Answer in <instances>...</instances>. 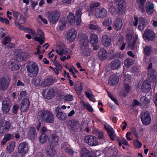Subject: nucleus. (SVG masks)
<instances>
[{
    "instance_id": "obj_1",
    "label": "nucleus",
    "mask_w": 157,
    "mask_h": 157,
    "mask_svg": "<svg viewBox=\"0 0 157 157\" xmlns=\"http://www.w3.org/2000/svg\"><path fill=\"white\" fill-rule=\"evenodd\" d=\"M78 41L82 45L80 51L83 56H88L90 55L91 50L89 48V40L87 36L85 34H78Z\"/></svg>"
},
{
    "instance_id": "obj_2",
    "label": "nucleus",
    "mask_w": 157,
    "mask_h": 157,
    "mask_svg": "<svg viewBox=\"0 0 157 157\" xmlns=\"http://www.w3.org/2000/svg\"><path fill=\"white\" fill-rule=\"evenodd\" d=\"M40 117L45 123H52L54 122L55 117L53 113L48 109H43L41 111Z\"/></svg>"
},
{
    "instance_id": "obj_3",
    "label": "nucleus",
    "mask_w": 157,
    "mask_h": 157,
    "mask_svg": "<svg viewBox=\"0 0 157 157\" xmlns=\"http://www.w3.org/2000/svg\"><path fill=\"white\" fill-rule=\"evenodd\" d=\"M28 75L30 77L36 76L39 72V67L36 62L29 63L26 66Z\"/></svg>"
},
{
    "instance_id": "obj_4",
    "label": "nucleus",
    "mask_w": 157,
    "mask_h": 157,
    "mask_svg": "<svg viewBox=\"0 0 157 157\" xmlns=\"http://www.w3.org/2000/svg\"><path fill=\"white\" fill-rule=\"evenodd\" d=\"M48 14L47 17L50 23L55 24L57 22L60 17L59 13L56 10H53L51 12L48 11Z\"/></svg>"
},
{
    "instance_id": "obj_5",
    "label": "nucleus",
    "mask_w": 157,
    "mask_h": 157,
    "mask_svg": "<svg viewBox=\"0 0 157 157\" xmlns=\"http://www.w3.org/2000/svg\"><path fill=\"white\" fill-rule=\"evenodd\" d=\"M11 81V78L8 76H2L0 78V90L4 91L9 86Z\"/></svg>"
},
{
    "instance_id": "obj_6",
    "label": "nucleus",
    "mask_w": 157,
    "mask_h": 157,
    "mask_svg": "<svg viewBox=\"0 0 157 157\" xmlns=\"http://www.w3.org/2000/svg\"><path fill=\"white\" fill-rule=\"evenodd\" d=\"M12 102L8 97L5 98L2 103V111L3 113L6 114L10 110Z\"/></svg>"
},
{
    "instance_id": "obj_7",
    "label": "nucleus",
    "mask_w": 157,
    "mask_h": 157,
    "mask_svg": "<svg viewBox=\"0 0 157 157\" xmlns=\"http://www.w3.org/2000/svg\"><path fill=\"white\" fill-rule=\"evenodd\" d=\"M140 119L142 124L145 125H148L151 123V118L148 112L142 113L140 114Z\"/></svg>"
},
{
    "instance_id": "obj_8",
    "label": "nucleus",
    "mask_w": 157,
    "mask_h": 157,
    "mask_svg": "<svg viewBox=\"0 0 157 157\" xmlns=\"http://www.w3.org/2000/svg\"><path fill=\"white\" fill-rule=\"evenodd\" d=\"M155 33L151 29H146L143 35V38L149 41H153L155 39Z\"/></svg>"
},
{
    "instance_id": "obj_9",
    "label": "nucleus",
    "mask_w": 157,
    "mask_h": 157,
    "mask_svg": "<svg viewBox=\"0 0 157 157\" xmlns=\"http://www.w3.org/2000/svg\"><path fill=\"white\" fill-rule=\"evenodd\" d=\"M54 114L56 117L60 121H63L66 119V113L63 111H62L61 109L59 106L57 107L55 109Z\"/></svg>"
},
{
    "instance_id": "obj_10",
    "label": "nucleus",
    "mask_w": 157,
    "mask_h": 157,
    "mask_svg": "<svg viewBox=\"0 0 157 157\" xmlns=\"http://www.w3.org/2000/svg\"><path fill=\"white\" fill-rule=\"evenodd\" d=\"M98 41V35L94 33L91 34L90 37V41L94 50H97L99 46L97 45Z\"/></svg>"
},
{
    "instance_id": "obj_11",
    "label": "nucleus",
    "mask_w": 157,
    "mask_h": 157,
    "mask_svg": "<svg viewBox=\"0 0 157 157\" xmlns=\"http://www.w3.org/2000/svg\"><path fill=\"white\" fill-rule=\"evenodd\" d=\"M29 58V55L21 51H17L16 56V59L18 61H25L27 60Z\"/></svg>"
},
{
    "instance_id": "obj_12",
    "label": "nucleus",
    "mask_w": 157,
    "mask_h": 157,
    "mask_svg": "<svg viewBox=\"0 0 157 157\" xmlns=\"http://www.w3.org/2000/svg\"><path fill=\"white\" fill-rule=\"evenodd\" d=\"M138 37L136 36L135 38L133 35H127L126 37V40L128 44V46L132 49L134 48L135 45L137 41Z\"/></svg>"
},
{
    "instance_id": "obj_13",
    "label": "nucleus",
    "mask_w": 157,
    "mask_h": 157,
    "mask_svg": "<svg viewBox=\"0 0 157 157\" xmlns=\"http://www.w3.org/2000/svg\"><path fill=\"white\" fill-rule=\"evenodd\" d=\"M98 139V138L94 136L88 135L86 136L85 141L89 145L93 146L97 145Z\"/></svg>"
},
{
    "instance_id": "obj_14",
    "label": "nucleus",
    "mask_w": 157,
    "mask_h": 157,
    "mask_svg": "<svg viewBox=\"0 0 157 157\" xmlns=\"http://www.w3.org/2000/svg\"><path fill=\"white\" fill-rule=\"evenodd\" d=\"M30 105V102L27 98L23 99L21 103L20 110L21 112H26L28 109Z\"/></svg>"
},
{
    "instance_id": "obj_15",
    "label": "nucleus",
    "mask_w": 157,
    "mask_h": 157,
    "mask_svg": "<svg viewBox=\"0 0 157 157\" xmlns=\"http://www.w3.org/2000/svg\"><path fill=\"white\" fill-rule=\"evenodd\" d=\"M28 147L27 143L25 142L20 143L18 148V152L21 156H24L27 152Z\"/></svg>"
},
{
    "instance_id": "obj_16",
    "label": "nucleus",
    "mask_w": 157,
    "mask_h": 157,
    "mask_svg": "<svg viewBox=\"0 0 157 157\" xmlns=\"http://www.w3.org/2000/svg\"><path fill=\"white\" fill-rule=\"evenodd\" d=\"M79 124V122L76 120H69L66 123L67 127L72 131L76 129Z\"/></svg>"
},
{
    "instance_id": "obj_17",
    "label": "nucleus",
    "mask_w": 157,
    "mask_h": 157,
    "mask_svg": "<svg viewBox=\"0 0 157 157\" xmlns=\"http://www.w3.org/2000/svg\"><path fill=\"white\" fill-rule=\"evenodd\" d=\"M77 32L74 29H72L69 31L67 35V40L70 42H72L74 40L77 35Z\"/></svg>"
},
{
    "instance_id": "obj_18",
    "label": "nucleus",
    "mask_w": 157,
    "mask_h": 157,
    "mask_svg": "<svg viewBox=\"0 0 157 157\" xmlns=\"http://www.w3.org/2000/svg\"><path fill=\"white\" fill-rule=\"evenodd\" d=\"M49 144L50 146L56 144L58 141V138L55 134H51L48 139Z\"/></svg>"
},
{
    "instance_id": "obj_19",
    "label": "nucleus",
    "mask_w": 157,
    "mask_h": 157,
    "mask_svg": "<svg viewBox=\"0 0 157 157\" xmlns=\"http://www.w3.org/2000/svg\"><path fill=\"white\" fill-rule=\"evenodd\" d=\"M122 65L121 61L118 59H114L110 63V67L113 70H117L120 68Z\"/></svg>"
},
{
    "instance_id": "obj_20",
    "label": "nucleus",
    "mask_w": 157,
    "mask_h": 157,
    "mask_svg": "<svg viewBox=\"0 0 157 157\" xmlns=\"http://www.w3.org/2000/svg\"><path fill=\"white\" fill-rule=\"evenodd\" d=\"M28 10H24V13L20 15V17L15 21V24L17 23L18 25L23 24L26 21L25 18L28 16L27 14Z\"/></svg>"
},
{
    "instance_id": "obj_21",
    "label": "nucleus",
    "mask_w": 157,
    "mask_h": 157,
    "mask_svg": "<svg viewBox=\"0 0 157 157\" xmlns=\"http://www.w3.org/2000/svg\"><path fill=\"white\" fill-rule=\"evenodd\" d=\"M119 77L114 74L111 75L108 81V84L110 86H114L117 84L119 81Z\"/></svg>"
},
{
    "instance_id": "obj_22",
    "label": "nucleus",
    "mask_w": 157,
    "mask_h": 157,
    "mask_svg": "<svg viewBox=\"0 0 157 157\" xmlns=\"http://www.w3.org/2000/svg\"><path fill=\"white\" fill-rule=\"evenodd\" d=\"M28 136L30 139H35L37 136V133L35 128L30 127L28 132Z\"/></svg>"
},
{
    "instance_id": "obj_23",
    "label": "nucleus",
    "mask_w": 157,
    "mask_h": 157,
    "mask_svg": "<svg viewBox=\"0 0 157 157\" xmlns=\"http://www.w3.org/2000/svg\"><path fill=\"white\" fill-rule=\"evenodd\" d=\"M74 90L78 95L82 94L83 87L81 83L78 81L75 82L74 85Z\"/></svg>"
},
{
    "instance_id": "obj_24",
    "label": "nucleus",
    "mask_w": 157,
    "mask_h": 157,
    "mask_svg": "<svg viewBox=\"0 0 157 157\" xmlns=\"http://www.w3.org/2000/svg\"><path fill=\"white\" fill-rule=\"evenodd\" d=\"M157 73L156 70L154 69L149 70L148 71V76L149 80L154 82L156 80Z\"/></svg>"
},
{
    "instance_id": "obj_25",
    "label": "nucleus",
    "mask_w": 157,
    "mask_h": 157,
    "mask_svg": "<svg viewBox=\"0 0 157 157\" xmlns=\"http://www.w3.org/2000/svg\"><path fill=\"white\" fill-rule=\"evenodd\" d=\"M111 43V40L108 35H105L103 36L102 39V43L105 46L107 47L110 45Z\"/></svg>"
},
{
    "instance_id": "obj_26",
    "label": "nucleus",
    "mask_w": 157,
    "mask_h": 157,
    "mask_svg": "<svg viewBox=\"0 0 157 157\" xmlns=\"http://www.w3.org/2000/svg\"><path fill=\"white\" fill-rule=\"evenodd\" d=\"M123 25L121 19L118 17L114 22V28L115 30L118 31L121 29Z\"/></svg>"
},
{
    "instance_id": "obj_27",
    "label": "nucleus",
    "mask_w": 157,
    "mask_h": 157,
    "mask_svg": "<svg viewBox=\"0 0 157 157\" xmlns=\"http://www.w3.org/2000/svg\"><path fill=\"white\" fill-rule=\"evenodd\" d=\"M54 79H53V77L51 76L45 78L43 82V85L45 86H48L51 85L54 83Z\"/></svg>"
},
{
    "instance_id": "obj_28",
    "label": "nucleus",
    "mask_w": 157,
    "mask_h": 157,
    "mask_svg": "<svg viewBox=\"0 0 157 157\" xmlns=\"http://www.w3.org/2000/svg\"><path fill=\"white\" fill-rule=\"evenodd\" d=\"M54 89L53 87H50L48 90V91L44 98L47 99H50L52 98L55 94Z\"/></svg>"
},
{
    "instance_id": "obj_29",
    "label": "nucleus",
    "mask_w": 157,
    "mask_h": 157,
    "mask_svg": "<svg viewBox=\"0 0 157 157\" xmlns=\"http://www.w3.org/2000/svg\"><path fill=\"white\" fill-rule=\"evenodd\" d=\"M13 136L10 133H6L4 136V137L1 142L2 145H5L6 142L10 140L13 139Z\"/></svg>"
},
{
    "instance_id": "obj_30",
    "label": "nucleus",
    "mask_w": 157,
    "mask_h": 157,
    "mask_svg": "<svg viewBox=\"0 0 157 157\" xmlns=\"http://www.w3.org/2000/svg\"><path fill=\"white\" fill-rule=\"evenodd\" d=\"M151 86L147 81H145L141 86V89L144 92H148L151 89Z\"/></svg>"
},
{
    "instance_id": "obj_31",
    "label": "nucleus",
    "mask_w": 157,
    "mask_h": 157,
    "mask_svg": "<svg viewBox=\"0 0 157 157\" xmlns=\"http://www.w3.org/2000/svg\"><path fill=\"white\" fill-rule=\"evenodd\" d=\"M107 52L106 50L103 49H101L98 52V56L100 60H104L106 58Z\"/></svg>"
},
{
    "instance_id": "obj_32",
    "label": "nucleus",
    "mask_w": 157,
    "mask_h": 157,
    "mask_svg": "<svg viewBox=\"0 0 157 157\" xmlns=\"http://www.w3.org/2000/svg\"><path fill=\"white\" fill-rule=\"evenodd\" d=\"M116 2L118 3V10H126V2L124 0H115Z\"/></svg>"
},
{
    "instance_id": "obj_33",
    "label": "nucleus",
    "mask_w": 157,
    "mask_h": 157,
    "mask_svg": "<svg viewBox=\"0 0 157 157\" xmlns=\"http://www.w3.org/2000/svg\"><path fill=\"white\" fill-rule=\"evenodd\" d=\"M15 147V142L13 141H11L8 144L6 149L7 152L11 153L14 150Z\"/></svg>"
},
{
    "instance_id": "obj_34",
    "label": "nucleus",
    "mask_w": 157,
    "mask_h": 157,
    "mask_svg": "<svg viewBox=\"0 0 157 157\" xmlns=\"http://www.w3.org/2000/svg\"><path fill=\"white\" fill-rule=\"evenodd\" d=\"M82 10H76V25H79L81 22V17L82 15Z\"/></svg>"
},
{
    "instance_id": "obj_35",
    "label": "nucleus",
    "mask_w": 157,
    "mask_h": 157,
    "mask_svg": "<svg viewBox=\"0 0 157 157\" xmlns=\"http://www.w3.org/2000/svg\"><path fill=\"white\" fill-rule=\"evenodd\" d=\"M81 157H92L89 150L87 148H83L81 151Z\"/></svg>"
},
{
    "instance_id": "obj_36",
    "label": "nucleus",
    "mask_w": 157,
    "mask_h": 157,
    "mask_svg": "<svg viewBox=\"0 0 157 157\" xmlns=\"http://www.w3.org/2000/svg\"><path fill=\"white\" fill-rule=\"evenodd\" d=\"M67 19L69 24L70 25H72L75 22V17L74 14L69 13L67 16Z\"/></svg>"
},
{
    "instance_id": "obj_37",
    "label": "nucleus",
    "mask_w": 157,
    "mask_h": 157,
    "mask_svg": "<svg viewBox=\"0 0 157 157\" xmlns=\"http://www.w3.org/2000/svg\"><path fill=\"white\" fill-rule=\"evenodd\" d=\"M140 101L142 105L145 107H147L148 106V104L150 102L148 99L144 96L141 97Z\"/></svg>"
},
{
    "instance_id": "obj_38",
    "label": "nucleus",
    "mask_w": 157,
    "mask_h": 157,
    "mask_svg": "<svg viewBox=\"0 0 157 157\" xmlns=\"http://www.w3.org/2000/svg\"><path fill=\"white\" fill-rule=\"evenodd\" d=\"M124 90L123 93L124 97H126L127 94L129 93L131 89V87L127 83H124Z\"/></svg>"
},
{
    "instance_id": "obj_39",
    "label": "nucleus",
    "mask_w": 157,
    "mask_h": 157,
    "mask_svg": "<svg viewBox=\"0 0 157 157\" xmlns=\"http://www.w3.org/2000/svg\"><path fill=\"white\" fill-rule=\"evenodd\" d=\"M48 137V135L46 133H42L39 138L40 142L41 144L45 143L47 140Z\"/></svg>"
},
{
    "instance_id": "obj_40",
    "label": "nucleus",
    "mask_w": 157,
    "mask_h": 157,
    "mask_svg": "<svg viewBox=\"0 0 157 157\" xmlns=\"http://www.w3.org/2000/svg\"><path fill=\"white\" fill-rule=\"evenodd\" d=\"M152 52V47L151 46H146L144 50V54L147 56L150 55Z\"/></svg>"
},
{
    "instance_id": "obj_41",
    "label": "nucleus",
    "mask_w": 157,
    "mask_h": 157,
    "mask_svg": "<svg viewBox=\"0 0 157 157\" xmlns=\"http://www.w3.org/2000/svg\"><path fill=\"white\" fill-rule=\"evenodd\" d=\"M146 22L143 19L140 20L139 21L138 29L140 31H142L146 26Z\"/></svg>"
},
{
    "instance_id": "obj_42",
    "label": "nucleus",
    "mask_w": 157,
    "mask_h": 157,
    "mask_svg": "<svg viewBox=\"0 0 157 157\" xmlns=\"http://www.w3.org/2000/svg\"><path fill=\"white\" fill-rule=\"evenodd\" d=\"M11 67L10 68L12 71L17 70L20 67V66L18 64V63H17V62H11Z\"/></svg>"
},
{
    "instance_id": "obj_43",
    "label": "nucleus",
    "mask_w": 157,
    "mask_h": 157,
    "mask_svg": "<svg viewBox=\"0 0 157 157\" xmlns=\"http://www.w3.org/2000/svg\"><path fill=\"white\" fill-rule=\"evenodd\" d=\"M1 127L5 130L6 132H7L9 131L10 127V122L8 121H6L4 122L3 124Z\"/></svg>"
},
{
    "instance_id": "obj_44",
    "label": "nucleus",
    "mask_w": 157,
    "mask_h": 157,
    "mask_svg": "<svg viewBox=\"0 0 157 157\" xmlns=\"http://www.w3.org/2000/svg\"><path fill=\"white\" fill-rule=\"evenodd\" d=\"M123 57L124 55L121 52H118L113 53L112 56V59L120 58L121 59Z\"/></svg>"
},
{
    "instance_id": "obj_45",
    "label": "nucleus",
    "mask_w": 157,
    "mask_h": 157,
    "mask_svg": "<svg viewBox=\"0 0 157 157\" xmlns=\"http://www.w3.org/2000/svg\"><path fill=\"white\" fill-rule=\"evenodd\" d=\"M133 64V60L131 59H127L124 62V65L127 67H130Z\"/></svg>"
},
{
    "instance_id": "obj_46",
    "label": "nucleus",
    "mask_w": 157,
    "mask_h": 157,
    "mask_svg": "<svg viewBox=\"0 0 157 157\" xmlns=\"http://www.w3.org/2000/svg\"><path fill=\"white\" fill-rule=\"evenodd\" d=\"M100 11L99 13L98 14V15L101 18H104L105 17L107 14V12L106 10H99Z\"/></svg>"
},
{
    "instance_id": "obj_47",
    "label": "nucleus",
    "mask_w": 157,
    "mask_h": 157,
    "mask_svg": "<svg viewBox=\"0 0 157 157\" xmlns=\"http://www.w3.org/2000/svg\"><path fill=\"white\" fill-rule=\"evenodd\" d=\"M37 35L39 36L40 37L45 40V36L43 32L40 29H38L37 30Z\"/></svg>"
},
{
    "instance_id": "obj_48",
    "label": "nucleus",
    "mask_w": 157,
    "mask_h": 157,
    "mask_svg": "<svg viewBox=\"0 0 157 157\" xmlns=\"http://www.w3.org/2000/svg\"><path fill=\"white\" fill-rule=\"evenodd\" d=\"M32 82L36 86H38L40 84V80L37 77H34L32 79Z\"/></svg>"
},
{
    "instance_id": "obj_49",
    "label": "nucleus",
    "mask_w": 157,
    "mask_h": 157,
    "mask_svg": "<svg viewBox=\"0 0 157 157\" xmlns=\"http://www.w3.org/2000/svg\"><path fill=\"white\" fill-rule=\"evenodd\" d=\"M112 23V20L111 19H106L103 22V25L104 26H109Z\"/></svg>"
},
{
    "instance_id": "obj_50",
    "label": "nucleus",
    "mask_w": 157,
    "mask_h": 157,
    "mask_svg": "<svg viewBox=\"0 0 157 157\" xmlns=\"http://www.w3.org/2000/svg\"><path fill=\"white\" fill-rule=\"evenodd\" d=\"M34 39L36 41L39 42V44L40 45H42L45 41V40L37 36L35 37L34 38Z\"/></svg>"
},
{
    "instance_id": "obj_51",
    "label": "nucleus",
    "mask_w": 157,
    "mask_h": 157,
    "mask_svg": "<svg viewBox=\"0 0 157 157\" xmlns=\"http://www.w3.org/2000/svg\"><path fill=\"white\" fill-rule=\"evenodd\" d=\"M52 148H50L47 151L48 155L50 156H52L55 155V150L53 148V145L52 146Z\"/></svg>"
},
{
    "instance_id": "obj_52",
    "label": "nucleus",
    "mask_w": 157,
    "mask_h": 157,
    "mask_svg": "<svg viewBox=\"0 0 157 157\" xmlns=\"http://www.w3.org/2000/svg\"><path fill=\"white\" fill-rule=\"evenodd\" d=\"M19 106L18 105L15 104L13 106V107L11 110L12 113L14 114H17V111L19 109Z\"/></svg>"
},
{
    "instance_id": "obj_53",
    "label": "nucleus",
    "mask_w": 157,
    "mask_h": 157,
    "mask_svg": "<svg viewBox=\"0 0 157 157\" xmlns=\"http://www.w3.org/2000/svg\"><path fill=\"white\" fill-rule=\"evenodd\" d=\"M11 40V37L9 36H7L4 38L3 44L6 45L10 42Z\"/></svg>"
},
{
    "instance_id": "obj_54",
    "label": "nucleus",
    "mask_w": 157,
    "mask_h": 157,
    "mask_svg": "<svg viewBox=\"0 0 157 157\" xmlns=\"http://www.w3.org/2000/svg\"><path fill=\"white\" fill-rule=\"evenodd\" d=\"M100 5V3L99 2H96L92 3L90 6V10L93 9H95L96 8L99 7Z\"/></svg>"
},
{
    "instance_id": "obj_55",
    "label": "nucleus",
    "mask_w": 157,
    "mask_h": 157,
    "mask_svg": "<svg viewBox=\"0 0 157 157\" xmlns=\"http://www.w3.org/2000/svg\"><path fill=\"white\" fill-rule=\"evenodd\" d=\"M134 145L135 146L138 148H140L142 146V143L137 139L134 141Z\"/></svg>"
},
{
    "instance_id": "obj_56",
    "label": "nucleus",
    "mask_w": 157,
    "mask_h": 157,
    "mask_svg": "<svg viewBox=\"0 0 157 157\" xmlns=\"http://www.w3.org/2000/svg\"><path fill=\"white\" fill-rule=\"evenodd\" d=\"M131 131L135 137L138 139L139 136L136 131V128L134 127H132L131 129Z\"/></svg>"
},
{
    "instance_id": "obj_57",
    "label": "nucleus",
    "mask_w": 157,
    "mask_h": 157,
    "mask_svg": "<svg viewBox=\"0 0 157 157\" xmlns=\"http://www.w3.org/2000/svg\"><path fill=\"white\" fill-rule=\"evenodd\" d=\"M63 99L66 101H71L73 100V97L70 94H67L64 97Z\"/></svg>"
},
{
    "instance_id": "obj_58",
    "label": "nucleus",
    "mask_w": 157,
    "mask_h": 157,
    "mask_svg": "<svg viewBox=\"0 0 157 157\" xmlns=\"http://www.w3.org/2000/svg\"><path fill=\"white\" fill-rule=\"evenodd\" d=\"M109 97L116 104L118 105H119V104L118 103L117 100L114 98L112 95L110 93L107 92Z\"/></svg>"
},
{
    "instance_id": "obj_59",
    "label": "nucleus",
    "mask_w": 157,
    "mask_h": 157,
    "mask_svg": "<svg viewBox=\"0 0 157 157\" xmlns=\"http://www.w3.org/2000/svg\"><path fill=\"white\" fill-rule=\"evenodd\" d=\"M86 109L89 112L91 113H92L94 112V110L92 106L89 103H87L86 104Z\"/></svg>"
},
{
    "instance_id": "obj_60",
    "label": "nucleus",
    "mask_w": 157,
    "mask_h": 157,
    "mask_svg": "<svg viewBox=\"0 0 157 157\" xmlns=\"http://www.w3.org/2000/svg\"><path fill=\"white\" fill-rule=\"evenodd\" d=\"M40 132L42 133H45V132L50 133L51 132V131L48 129L45 126H43L41 128Z\"/></svg>"
},
{
    "instance_id": "obj_61",
    "label": "nucleus",
    "mask_w": 157,
    "mask_h": 157,
    "mask_svg": "<svg viewBox=\"0 0 157 157\" xmlns=\"http://www.w3.org/2000/svg\"><path fill=\"white\" fill-rule=\"evenodd\" d=\"M0 21L2 23H5L6 25L8 24L9 22V21L7 18L2 17H0Z\"/></svg>"
},
{
    "instance_id": "obj_62",
    "label": "nucleus",
    "mask_w": 157,
    "mask_h": 157,
    "mask_svg": "<svg viewBox=\"0 0 157 157\" xmlns=\"http://www.w3.org/2000/svg\"><path fill=\"white\" fill-rule=\"evenodd\" d=\"M109 135V136L110 138L112 140H114V136H113V128L108 131H107Z\"/></svg>"
},
{
    "instance_id": "obj_63",
    "label": "nucleus",
    "mask_w": 157,
    "mask_h": 157,
    "mask_svg": "<svg viewBox=\"0 0 157 157\" xmlns=\"http://www.w3.org/2000/svg\"><path fill=\"white\" fill-rule=\"evenodd\" d=\"M124 38L122 37L119 38L117 43V45L118 46H121L122 44L124 43Z\"/></svg>"
},
{
    "instance_id": "obj_64",
    "label": "nucleus",
    "mask_w": 157,
    "mask_h": 157,
    "mask_svg": "<svg viewBox=\"0 0 157 157\" xmlns=\"http://www.w3.org/2000/svg\"><path fill=\"white\" fill-rule=\"evenodd\" d=\"M154 6L153 4L149 3L146 6V10H152L154 8Z\"/></svg>"
}]
</instances>
